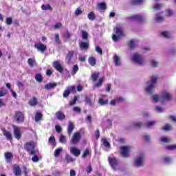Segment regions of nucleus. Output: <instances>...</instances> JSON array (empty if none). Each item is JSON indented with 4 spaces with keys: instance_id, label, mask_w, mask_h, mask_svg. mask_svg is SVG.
<instances>
[{
    "instance_id": "34",
    "label": "nucleus",
    "mask_w": 176,
    "mask_h": 176,
    "mask_svg": "<svg viewBox=\"0 0 176 176\" xmlns=\"http://www.w3.org/2000/svg\"><path fill=\"white\" fill-rule=\"evenodd\" d=\"M63 152V147H59L56 148L54 151V157H58L60 156V153Z\"/></svg>"
},
{
    "instance_id": "62",
    "label": "nucleus",
    "mask_w": 176,
    "mask_h": 176,
    "mask_svg": "<svg viewBox=\"0 0 176 176\" xmlns=\"http://www.w3.org/2000/svg\"><path fill=\"white\" fill-rule=\"evenodd\" d=\"M151 66L156 67H159V63L156 62V60H155V59H153L151 60Z\"/></svg>"
},
{
    "instance_id": "24",
    "label": "nucleus",
    "mask_w": 176,
    "mask_h": 176,
    "mask_svg": "<svg viewBox=\"0 0 176 176\" xmlns=\"http://www.w3.org/2000/svg\"><path fill=\"white\" fill-rule=\"evenodd\" d=\"M75 54L74 51H69L67 54L66 55V60H67L68 64L71 63V60H72V57H74V54Z\"/></svg>"
},
{
    "instance_id": "9",
    "label": "nucleus",
    "mask_w": 176,
    "mask_h": 176,
    "mask_svg": "<svg viewBox=\"0 0 176 176\" xmlns=\"http://www.w3.org/2000/svg\"><path fill=\"white\" fill-rule=\"evenodd\" d=\"M80 138H82V135H80V133L76 132L71 140V144L73 145H76V144H78L79 141H80Z\"/></svg>"
},
{
    "instance_id": "41",
    "label": "nucleus",
    "mask_w": 176,
    "mask_h": 176,
    "mask_svg": "<svg viewBox=\"0 0 176 176\" xmlns=\"http://www.w3.org/2000/svg\"><path fill=\"white\" fill-rule=\"evenodd\" d=\"M102 83H104V78H99L98 82L95 84V87H101Z\"/></svg>"
},
{
    "instance_id": "29",
    "label": "nucleus",
    "mask_w": 176,
    "mask_h": 176,
    "mask_svg": "<svg viewBox=\"0 0 176 176\" xmlns=\"http://www.w3.org/2000/svg\"><path fill=\"white\" fill-rule=\"evenodd\" d=\"M85 105L93 107V102H91V99L89 96H85Z\"/></svg>"
},
{
    "instance_id": "50",
    "label": "nucleus",
    "mask_w": 176,
    "mask_h": 176,
    "mask_svg": "<svg viewBox=\"0 0 176 176\" xmlns=\"http://www.w3.org/2000/svg\"><path fill=\"white\" fill-rule=\"evenodd\" d=\"M129 47H130V49L131 50H133V49L135 48V43H134V40H131L129 43Z\"/></svg>"
},
{
    "instance_id": "5",
    "label": "nucleus",
    "mask_w": 176,
    "mask_h": 176,
    "mask_svg": "<svg viewBox=\"0 0 176 176\" xmlns=\"http://www.w3.org/2000/svg\"><path fill=\"white\" fill-rule=\"evenodd\" d=\"M132 60L139 64V65H144V63H145V58L138 53H135L133 54Z\"/></svg>"
},
{
    "instance_id": "26",
    "label": "nucleus",
    "mask_w": 176,
    "mask_h": 176,
    "mask_svg": "<svg viewBox=\"0 0 176 176\" xmlns=\"http://www.w3.org/2000/svg\"><path fill=\"white\" fill-rule=\"evenodd\" d=\"M88 62L91 67H94V65H96V63H97V60H96V58H94V56H91L88 58Z\"/></svg>"
},
{
    "instance_id": "25",
    "label": "nucleus",
    "mask_w": 176,
    "mask_h": 176,
    "mask_svg": "<svg viewBox=\"0 0 176 176\" xmlns=\"http://www.w3.org/2000/svg\"><path fill=\"white\" fill-rule=\"evenodd\" d=\"M144 0H131L130 3L132 6H137L141 5Z\"/></svg>"
},
{
    "instance_id": "31",
    "label": "nucleus",
    "mask_w": 176,
    "mask_h": 176,
    "mask_svg": "<svg viewBox=\"0 0 176 176\" xmlns=\"http://www.w3.org/2000/svg\"><path fill=\"white\" fill-rule=\"evenodd\" d=\"M36 61L34 58H28V64L30 65L31 68L34 67V65H35Z\"/></svg>"
},
{
    "instance_id": "33",
    "label": "nucleus",
    "mask_w": 176,
    "mask_h": 176,
    "mask_svg": "<svg viewBox=\"0 0 176 176\" xmlns=\"http://www.w3.org/2000/svg\"><path fill=\"white\" fill-rule=\"evenodd\" d=\"M98 8L100 10H105L107 9V4L104 2H101L98 4Z\"/></svg>"
},
{
    "instance_id": "37",
    "label": "nucleus",
    "mask_w": 176,
    "mask_h": 176,
    "mask_svg": "<svg viewBox=\"0 0 176 176\" xmlns=\"http://www.w3.org/2000/svg\"><path fill=\"white\" fill-rule=\"evenodd\" d=\"M91 76L93 82H96V80H97V79L100 78V72L94 73L91 74Z\"/></svg>"
},
{
    "instance_id": "49",
    "label": "nucleus",
    "mask_w": 176,
    "mask_h": 176,
    "mask_svg": "<svg viewBox=\"0 0 176 176\" xmlns=\"http://www.w3.org/2000/svg\"><path fill=\"white\" fill-rule=\"evenodd\" d=\"M171 141V139L170 138H166V137H163L160 138V142H170Z\"/></svg>"
},
{
    "instance_id": "35",
    "label": "nucleus",
    "mask_w": 176,
    "mask_h": 176,
    "mask_svg": "<svg viewBox=\"0 0 176 176\" xmlns=\"http://www.w3.org/2000/svg\"><path fill=\"white\" fill-rule=\"evenodd\" d=\"M164 131H171L173 126L170 124H166L164 127L162 128Z\"/></svg>"
},
{
    "instance_id": "21",
    "label": "nucleus",
    "mask_w": 176,
    "mask_h": 176,
    "mask_svg": "<svg viewBox=\"0 0 176 176\" xmlns=\"http://www.w3.org/2000/svg\"><path fill=\"white\" fill-rule=\"evenodd\" d=\"M44 87L46 90H52V89H56V87H57V83H47L45 85Z\"/></svg>"
},
{
    "instance_id": "22",
    "label": "nucleus",
    "mask_w": 176,
    "mask_h": 176,
    "mask_svg": "<svg viewBox=\"0 0 176 176\" xmlns=\"http://www.w3.org/2000/svg\"><path fill=\"white\" fill-rule=\"evenodd\" d=\"M56 119L58 120H64L65 119V114L61 111H58L56 113Z\"/></svg>"
},
{
    "instance_id": "18",
    "label": "nucleus",
    "mask_w": 176,
    "mask_h": 176,
    "mask_svg": "<svg viewBox=\"0 0 176 176\" xmlns=\"http://www.w3.org/2000/svg\"><path fill=\"white\" fill-rule=\"evenodd\" d=\"M13 173L15 176H21V169L20 166L17 164L14 165Z\"/></svg>"
},
{
    "instance_id": "4",
    "label": "nucleus",
    "mask_w": 176,
    "mask_h": 176,
    "mask_svg": "<svg viewBox=\"0 0 176 176\" xmlns=\"http://www.w3.org/2000/svg\"><path fill=\"white\" fill-rule=\"evenodd\" d=\"M13 119L16 123L18 124H21V123H24V113L20 111H16L13 116Z\"/></svg>"
},
{
    "instance_id": "14",
    "label": "nucleus",
    "mask_w": 176,
    "mask_h": 176,
    "mask_svg": "<svg viewBox=\"0 0 176 176\" xmlns=\"http://www.w3.org/2000/svg\"><path fill=\"white\" fill-rule=\"evenodd\" d=\"M70 153L74 155L76 157H79L80 156V150L77 148L76 147H71Z\"/></svg>"
},
{
    "instance_id": "52",
    "label": "nucleus",
    "mask_w": 176,
    "mask_h": 176,
    "mask_svg": "<svg viewBox=\"0 0 176 176\" xmlns=\"http://www.w3.org/2000/svg\"><path fill=\"white\" fill-rule=\"evenodd\" d=\"M6 23L7 25H12V23H13V19L12 17H8L6 20Z\"/></svg>"
},
{
    "instance_id": "38",
    "label": "nucleus",
    "mask_w": 176,
    "mask_h": 176,
    "mask_svg": "<svg viewBox=\"0 0 176 176\" xmlns=\"http://www.w3.org/2000/svg\"><path fill=\"white\" fill-rule=\"evenodd\" d=\"M67 163H72V162H75V159L72 157V156L67 154L65 156Z\"/></svg>"
},
{
    "instance_id": "43",
    "label": "nucleus",
    "mask_w": 176,
    "mask_h": 176,
    "mask_svg": "<svg viewBox=\"0 0 176 176\" xmlns=\"http://www.w3.org/2000/svg\"><path fill=\"white\" fill-rule=\"evenodd\" d=\"M35 80L37 82H42L43 80V77L42 76V74H37L35 75Z\"/></svg>"
},
{
    "instance_id": "7",
    "label": "nucleus",
    "mask_w": 176,
    "mask_h": 176,
    "mask_svg": "<svg viewBox=\"0 0 176 176\" xmlns=\"http://www.w3.org/2000/svg\"><path fill=\"white\" fill-rule=\"evenodd\" d=\"M120 151L123 157H129V153H130V151H131L130 146H121L120 148Z\"/></svg>"
},
{
    "instance_id": "57",
    "label": "nucleus",
    "mask_w": 176,
    "mask_h": 176,
    "mask_svg": "<svg viewBox=\"0 0 176 176\" xmlns=\"http://www.w3.org/2000/svg\"><path fill=\"white\" fill-rule=\"evenodd\" d=\"M95 50L97 53H98V54L102 56V49H101V47H100L99 46H96Z\"/></svg>"
},
{
    "instance_id": "10",
    "label": "nucleus",
    "mask_w": 176,
    "mask_h": 176,
    "mask_svg": "<svg viewBox=\"0 0 176 176\" xmlns=\"http://www.w3.org/2000/svg\"><path fill=\"white\" fill-rule=\"evenodd\" d=\"M145 157V155L144 154H142L141 156H139L136 158L135 161V164L136 167H142L144 166V158Z\"/></svg>"
},
{
    "instance_id": "39",
    "label": "nucleus",
    "mask_w": 176,
    "mask_h": 176,
    "mask_svg": "<svg viewBox=\"0 0 176 176\" xmlns=\"http://www.w3.org/2000/svg\"><path fill=\"white\" fill-rule=\"evenodd\" d=\"M6 95H8V90L5 88H1L0 89V97H5Z\"/></svg>"
},
{
    "instance_id": "3",
    "label": "nucleus",
    "mask_w": 176,
    "mask_h": 176,
    "mask_svg": "<svg viewBox=\"0 0 176 176\" xmlns=\"http://www.w3.org/2000/svg\"><path fill=\"white\" fill-rule=\"evenodd\" d=\"M24 149L26 152H28L29 155L31 156L36 153V151H35V142H26L24 145Z\"/></svg>"
},
{
    "instance_id": "61",
    "label": "nucleus",
    "mask_w": 176,
    "mask_h": 176,
    "mask_svg": "<svg viewBox=\"0 0 176 176\" xmlns=\"http://www.w3.org/2000/svg\"><path fill=\"white\" fill-rule=\"evenodd\" d=\"M142 126V122H135L133 124V127H135V129H140Z\"/></svg>"
},
{
    "instance_id": "54",
    "label": "nucleus",
    "mask_w": 176,
    "mask_h": 176,
    "mask_svg": "<svg viewBox=\"0 0 176 176\" xmlns=\"http://www.w3.org/2000/svg\"><path fill=\"white\" fill-rule=\"evenodd\" d=\"M69 94H71V92L69 89H66L63 92V98H67V97H69Z\"/></svg>"
},
{
    "instance_id": "64",
    "label": "nucleus",
    "mask_w": 176,
    "mask_h": 176,
    "mask_svg": "<svg viewBox=\"0 0 176 176\" xmlns=\"http://www.w3.org/2000/svg\"><path fill=\"white\" fill-rule=\"evenodd\" d=\"M60 142L62 144H65V136L63 135H60V139H59Z\"/></svg>"
},
{
    "instance_id": "60",
    "label": "nucleus",
    "mask_w": 176,
    "mask_h": 176,
    "mask_svg": "<svg viewBox=\"0 0 176 176\" xmlns=\"http://www.w3.org/2000/svg\"><path fill=\"white\" fill-rule=\"evenodd\" d=\"M168 151H174L176 149V144L170 145L166 147Z\"/></svg>"
},
{
    "instance_id": "45",
    "label": "nucleus",
    "mask_w": 176,
    "mask_h": 176,
    "mask_svg": "<svg viewBox=\"0 0 176 176\" xmlns=\"http://www.w3.org/2000/svg\"><path fill=\"white\" fill-rule=\"evenodd\" d=\"M49 143L52 145H54V146H56V138H54V136H51L49 138Z\"/></svg>"
},
{
    "instance_id": "30",
    "label": "nucleus",
    "mask_w": 176,
    "mask_h": 176,
    "mask_svg": "<svg viewBox=\"0 0 176 176\" xmlns=\"http://www.w3.org/2000/svg\"><path fill=\"white\" fill-rule=\"evenodd\" d=\"M41 9L42 10H53V8H52V6H50V4H43L41 6Z\"/></svg>"
},
{
    "instance_id": "23",
    "label": "nucleus",
    "mask_w": 176,
    "mask_h": 176,
    "mask_svg": "<svg viewBox=\"0 0 176 176\" xmlns=\"http://www.w3.org/2000/svg\"><path fill=\"white\" fill-rule=\"evenodd\" d=\"M28 104L30 105V107H36V105H38V99L36 97L34 96L30 100Z\"/></svg>"
},
{
    "instance_id": "13",
    "label": "nucleus",
    "mask_w": 176,
    "mask_h": 176,
    "mask_svg": "<svg viewBox=\"0 0 176 176\" xmlns=\"http://www.w3.org/2000/svg\"><path fill=\"white\" fill-rule=\"evenodd\" d=\"M2 133H3V135H4V137H6V138L8 140V141H12V140H13V136L12 135V133L6 130V128H3L1 129Z\"/></svg>"
},
{
    "instance_id": "19",
    "label": "nucleus",
    "mask_w": 176,
    "mask_h": 176,
    "mask_svg": "<svg viewBox=\"0 0 176 176\" xmlns=\"http://www.w3.org/2000/svg\"><path fill=\"white\" fill-rule=\"evenodd\" d=\"M6 160L7 163H11L12 159H13V154L11 152H6L4 153Z\"/></svg>"
},
{
    "instance_id": "12",
    "label": "nucleus",
    "mask_w": 176,
    "mask_h": 176,
    "mask_svg": "<svg viewBox=\"0 0 176 176\" xmlns=\"http://www.w3.org/2000/svg\"><path fill=\"white\" fill-rule=\"evenodd\" d=\"M53 67H54V68H55V69L56 71H58V72L63 74V72L64 71V67H63V65H61V63L60 62L54 61L53 63Z\"/></svg>"
},
{
    "instance_id": "16",
    "label": "nucleus",
    "mask_w": 176,
    "mask_h": 176,
    "mask_svg": "<svg viewBox=\"0 0 176 176\" xmlns=\"http://www.w3.org/2000/svg\"><path fill=\"white\" fill-rule=\"evenodd\" d=\"M78 46L80 49V50H89V43L88 42H84L81 41L78 43Z\"/></svg>"
},
{
    "instance_id": "32",
    "label": "nucleus",
    "mask_w": 176,
    "mask_h": 176,
    "mask_svg": "<svg viewBox=\"0 0 176 176\" xmlns=\"http://www.w3.org/2000/svg\"><path fill=\"white\" fill-rule=\"evenodd\" d=\"M81 35L84 41H87V39H89V33H87V32L85 30H81Z\"/></svg>"
},
{
    "instance_id": "46",
    "label": "nucleus",
    "mask_w": 176,
    "mask_h": 176,
    "mask_svg": "<svg viewBox=\"0 0 176 176\" xmlns=\"http://www.w3.org/2000/svg\"><path fill=\"white\" fill-rule=\"evenodd\" d=\"M161 35H162V36H164V38H167L168 39L171 38V35L170 34V33L168 32H162L161 33Z\"/></svg>"
},
{
    "instance_id": "58",
    "label": "nucleus",
    "mask_w": 176,
    "mask_h": 176,
    "mask_svg": "<svg viewBox=\"0 0 176 176\" xmlns=\"http://www.w3.org/2000/svg\"><path fill=\"white\" fill-rule=\"evenodd\" d=\"M32 161L34 163H38V162H39V157H38V155H34V156L32 157Z\"/></svg>"
},
{
    "instance_id": "44",
    "label": "nucleus",
    "mask_w": 176,
    "mask_h": 176,
    "mask_svg": "<svg viewBox=\"0 0 176 176\" xmlns=\"http://www.w3.org/2000/svg\"><path fill=\"white\" fill-rule=\"evenodd\" d=\"M156 124V121H151L148 122L145 124L146 127L149 129L150 127H152V126H155Z\"/></svg>"
},
{
    "instance_id": "36",
    "label": "nucleus",
    "mask_w": 176,
    "mask_h": 176,
    "mask_svg": "<svg viewBox=\"0 0 176 176\" xmlns=\"http://www.w3.org/2000/svg\"><path fill=\"white\" fill-rule=\"evenodd\" d=\"M98 104L100 105H107L108 104V99H104L103 98H99Z\"/></svg>"
},
{
    "instance_id": "40",
    "label": "nucleus",
    "mask_w": 176,
    "mask_h": 176,
    "mask_svg": "<svg viewBox=\"0 0 176 176\" xmlns=\"http://www.w3.org/2000/svg\"><path fill=\"white\" fill-rule=\"evenodd\" d=\"M87 17L89 19V20H91V21H93V20L96 19V14H94V12H90L88 14Z\"/></svg>"
},
{
    "instance_id": "1",
    "label": "nucleus",
    "mask_w": 176,
    "mask_h": 176,
    "mask_svg": "<svg viewBox=\"0 0 176 176\" xmlns=\"http://www.w3.org/2000/svg\"><path fill=\"white\" fill-rule=\"evenodd\" d=\"M157 80H159V76H153L151 77L150 81L147 82V85H149L146 89V91L149 93V94H153L152 90L155 89V85H156Z\"/></svg>"
},
{
    "instance_id": "59",
    "label": "nucleus",
    "mask_w": 176,
    "mask_h": 176,
    "mask_svg": "<svg viewBox=\"0 0 176 176\" xmlns=\"http://www.w3.org/2000/svg\"><path fill=\"white\" fill-rule=\"evenodd\" d=\"M70 93H76V87L75 86L72 85L68 88Z\"/></svg>"
},
{
    "instance_id": "56",
    "label": "nucleus",
    "mask_w": 176,
    "mask_h": 176,
    "mask_svg": "<svg viewBox=\"0 0 176 176\" xmlns=\"http://www.w3.org/2000/svg\"><path fill=\"white\" fill-rule=\"evenodd\" d=\"M71 36L72 35L71 33H69V32H66L63 34V38H65V39H69Z\"/></svg>"
},
{
    "instance_id": "48",
    "label": "nucleus",
    "mask_w": 176,
    "mask_h": 176,
    "mask_svg": "<svg viewBox=\"0 0 176 176\" xmlns=\"http://www.w3.org/2000/svg\"><path fill=\"white\" fill-rule=\"evenodd\" d=\"M54 39H55L56 43H57L58 45H61V41H60V34H56Z\"/></svg>"
},
{
    "instance_id": "20",
    "label": "nucleus",
    "mask_w": 176,
    "mask_h": 176,
    "mask_svg": "<svg viewBox=\"0 0 176 176\" xmlns=\"http://www.w3.org/2000/svg\"><path fill=\"white\" fill-rule=\"evenodd\" d=\"M129 20H133L134 21L141 23V21H142L144 19L140 15H133L129 18Z\"/></svg>"
},
{
    "instance_id": "51",
    "label": "nucleus",
    "mask_w": 176,
    "mask_h": 176,
    "mask_svg": "<svg viewBox=\"0 0 176 176\" xmlns=\"http://www.w3.org/2000/svg\"><path fill=\"white\" fill-rule=\"evenodd\" d=\"M103 145L105 148H111V144H109V142L107 139H103Z\"/></svg>"
},
{
    "instance_id": "47",
    "label": "nucleus",
    "mask_w": 176,
    "mask_h": 176,
    "mask_svg": "<svg viewBox=\"0 0 176 176\" xmlns=\"http://www.w3.org/2000/svg\"><path fill=\"white\" fill-rule=\"evenodd\" d=\"M78 71H79V66H78V65H75L73 67L72 74L76 75V72H78Z\"/></svg>"
},
{
    "instance_id": "55",
    "label": "nucleus",
    "mask_w": 176,
    "mask_h": 176,
    "mask_svg": "<svg viewBox=\"0 0 176 176\" xmlns=\"http://www.w3.org/2000/svg\"><path fill=\"white\" fill-rule=\"evenodd\" d=\"M157 17L155 18V21L157 23H160V21H163V16H161L159 14H156Z\"/></svg>"
},
{
    "instance_id": "28",
    "label": "nucleus",
    "mask_w": 176,
    "mask_h": 176,
    "mask_svg": "<svg viewBox=\"0 0 176 176\" xmlns=\"http://www.w3.org/2000/svg\"><path fill=\"white\" fill-rule=\"evenodd\" d=\"M42 118H43V114L41 112H37L34 116V120L35 122H39Z\"/></svg>"
},
{
    "instance_id": "17",
    "label": "nucleus",
    "mask_w": 176,
    "mask_h": 176,
    "mask_svg": "<svg viewBox=\"0 0 176 176\" xmlns=\"http://www.w3.org/2000/svg\"><path fill=\"white\" fill-rule=\"evenodd\" d=\"M74 129H75V125L74 122H69L67 126V133L69 137H71L72 132L74 131Z\"/></svg>"
},
{
    "instance_id": "8",
    "label": "nucleus",
    "mask_w": 176,
    "mask_h": 176,
    "mask_svg": "<svg viewBox=\"0 0 176 176\" xmlns=\"http://www.w3.org/2000/svg\"><path fill=\"white\" fill-rule=\"evenodd\" d=\"M12 129L14 131V136L16 140H20L21 138V129L20 127L16 125H13Z\"/></svg>"
},
{
    "instance_id": "2",
    "label": "nucleus",
    "mask_w": 176,
    "mask_h": 176,
    "mask_svg": "<svg viewBox=\"0 0 176 176\" xmlns=\"http://www.w3.org/2000/svg\"><path fill=\"white\" fill-rule=\"evenodd\" d=\"M113 31L115 34H113L111 36L112 40L113 42H118V41L120 39V37L124 35L123 33V28L121 26H116L113 28Z\"/></svg>"
},
{
    "instance_id": "53",
    "label": "nucleus",
    "mask_w": 176,
    "mask_h": 176,
    "mask_svg": "<svg viewBox=\"0 0 176 176\" xmlns=\"http://www.w3.org/2000/svg\"><path fill=\"white\" fill-rule=\"evenodd\" d=\"M90 152L89 151L88 148H86L82 155V159H85L87 156H89Z\"/></svg>"
},
{
    "instance_id": "11",
    "label": "nucleus",
    "mask_w": 176,
    "mask_h": 176,
    "mask_svg": "<svg viewBox=\"0 0 176 176\" xmlns=\"http://www.w3.org/2000/svg\"><path fill=\"white\" fill-rule=\"evenodd\" d=\"M34 47L41 53H45V52L47 50V46L45 45L42 43H36L34 45Z\"/></svg>"
},
{
    "instance_id": "6",
    "label": "nucleus",
    "mask_w": 176,
    "mask_h": 176,
    "mask_svg": "<svg viewBox=\"0 0 176 176\" xmlns=\"http://www.w3.org/2000/svg\"><path fill=\"white\" fill-rule=\"evenodd\" d=\"M108 162L113 170H116V167H118L119 164V160L118 158L115 157H108Z\"/></svg>"
},
{
    "instance_id": "42",
    "label": "nucleus",
    "mask_w": 176,
    "mask_h": 176,
    "mask_svg": "<svg viewBox=\"0 0 176 176\" xmlns=\"http://www.w3.org/2000/svg\"><path fill=\"white\" fill-rule=\"evenodd\" d=\"M76 101H78V96H75L74 97V99L69 101V105L70 107H72L73 105H75L76 104Z\"/></svg>"
},
{
    "instance_id": "63",
    "label": "nucleus",
    "mask_w": 176,
    "mask_h": 176,
    "mask_svg": "<svg viewBox=\"0 0 176 176\" xmlns=\"http://www.w3.org/2000/svg\"><path fill=\"white\" fill-rule=\"evenodd\" d=\"M55 130L58 133H61L63 131V128H61V126L60 125H56Z\"/></svg>"
},
{
    "instance_id": "27",
    "label": "nucleus",
    "mask_w": 176,
    "mask_h": 176,
    "mask_svg": "<svg viewBox=\"0 0 176 176\" xmlns=\"http://www.w3.org/2000/svg\"><path fill=\"white\" fill-rule=\"evenodd\" d=\"M113 60H114V64L115 65H116V67L119 65H122V63H120V58H119L118 55H114Z\"/></svg>"
},
{
    "instance_id": "15",
    "label": "nucleus",
    "mask_w": 176,
    "mask_h": 176,
    "mask_svg": "<svg viewBox=\"0 0 176 176\" xmlns=\"http://www.w3.org/2000/svg\"><path fill=\"white\" fill-rule=\"evenodd\" d=\"M171 101V100H173V96L167 92H165L163 95H162V104H164V101Z\"/></svg>"
}]
</instances>
